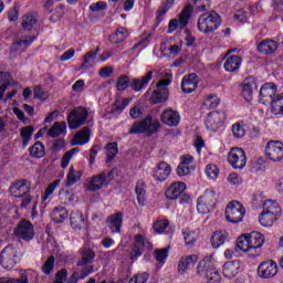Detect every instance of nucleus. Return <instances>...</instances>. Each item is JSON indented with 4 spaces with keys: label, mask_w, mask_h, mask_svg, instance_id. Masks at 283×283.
<instances>
[{
    "label": "nucleus",
    "mask_w": 283,
    "mask_h": 283,
    "mask_svg": "<svg viewBox=\"0 0 283 283\" xmlns=\"http://www.w3.org/2000/svg\"><path fill=\"white\" fill-rule=\"evenodd\" d=\"M99 50L101 49L97 48L95 51L87 52L84 55L82 67H90V65H92V63H94V61L96 60V56L98 55Z\"/></svg>",
    "instance_id": "nucleus-51"
},
{
    "label": "nucleus",
    "mask_w": 283,
    "mask_h": 283,
    "mask_svg": "<svg viewBox=\"0 0 283 283\" xmlns=\"http://www.w3.org/2000/svg\"><path fill=\"white\" fill-rule=\"evenodd\" d=\"M240 273V261H230L223 264L224 277H235Z\"/></svg>",
    "instance_id": "nucleus-29"
},
{
    "label": "nucleus",
    "mask_w": 283,
    "mask_h": 283,
    "mask_svg": "<svg viewBox=\"0 0 283 283\" xmlns=\"http://www.w3.org/2000/svg\"><path fill=\"white\" fill-rule=\"evenodd\" d=\"M160 127L159 123H154L151 115H148L142 122H134L128 134H156Z\"/></svg>",
    "instance_id": "nucleus-7"
},
{
    "label": "nucleus",
    "mask_w": 283,
    "mask_h": 283,
    "mask_svg": "<svg viewBox=\"0 0 283 283\" xmlns=\"http://www.w3.org/2000/svg\"><path fill=\"white\" fill-rule=\"evenodd\" d=\"M182 235L186 244L191 245L196 242V232L186 228L182 230Z\"/></svg>",
    "instance_id": "nucleus-55"
},
{
    "label": "nucleus",
    "mask_w": 283,
    "mask_h": 283,
    "mask_svg": "<svg viewBox=\"0 0 283 283\" xmlns=\"http://www.w3.org/2000/svg\"><path fill=\"white\" fill-rule=\"evenodd\" d=\"M258 90V84L255 83V78L248 77L243 82L242 96L248 103L253 101V91Z\"/></svg>",
    "instance_id": "nucleus-25"
},
{
    "label": "nucleus",
    "mask_w": 283,
    "mask_h": 283,
    "mask_svg": "<svg viewBox=\"0 0 283 283\" xmlns=\"http://www.w3.org/2000/svg\"><path fill=\"white\" fill-rule=\"evenodd\" d=\"M145 251V238L142 234L135 235V242L133 243V251L130 253V260H138Z\"/></svg>",
    "instance_id": "nucleus-26"
},
{
    "label": "nucleus",
    "mask_w": 283,
    "mask_h": 283,
    "mask_svg": "<svg viewBox=\"0 0 283 283\" xmlns=\"http://www.w3.org/2000/svg\"><path fill=\"white\" fill-rule=\"evenodd\" d=\"M258 275L262 280H271L277 275V263L273 260L263 261L258 266Z\"/></svg>",
    "instance_id": "nucleus-13"
},
{
    "label": "nucleus",
    "mask_w": 283,
    "mask_h": 283,
    "mask_svg": "<svg viewBox=\"0 0 283 283\" xmlns=\"http://www.w3.org/2000/svg\"><path fill=\"white\" fill-rule=\"evenodd\" d=\"M247 210L240 201H230L226 208V219L231 224H238L244 220Z\"/></svg>",
    "instance_id": "nucleus-6"
},
{
    "label": "nucleus",
    "mask_w": 283,
    "mask_h": 283,
    "mask_svg": "<svg viewBox=\"0 0 283 283\" xmlns=\"http://www.w3.org/2000/svg\"><path fill=\"white\" fill-rule=\"evenodd\" d=\"M196 262H198V255L196 254L181 258L178 264L179 273H185L187 269H191Z\"/></svg>",
    "instance_id": "nucleus-34"
},
{
    "label": "nucleus",
    "mask_w": 283,
    "mask_h": 283,
    "mask_svg": "<svg viewBox=\"0 0 283 283\" xmlns=\"http://www.w3.org/2000/svg\"><path fill=\"white\" fill-rule=\"evenodd\" d=\"M263 211L277 217L280 213H282V208H280V203H277V201L265 200L263 202Z\"/></svg>",
    "instance_id": "nucleus-38"
},
{
    "label": "nucleus",
    "mask_w": 283,
    "mask_h": 283,
    "mask_svg": "<svg viewBox=\"0 0 283 283\" xmlns=\"http://www.w3.org/2000/svg\"><path fill=\"white\" fill-rule=\"evenodd\" d=\"M277 48H280V43L273 39H265L256 44L258 52H260V54H264V56H271V54H275Z\"/></svg>",
    "instance_id": "nucleus-21"
},
{
    "label": "nucleus",
    "mask_w": 283,
    "mask_h": 283,
    "mask_svg": "<svg viewBox=\"0 0 283 283\" xmlns=\"http://www.w3.org/2000/svg\"><path fill=\"white\" fill-rule=\"evenodd\" d=\"M248 240L250 241L251 247V258H258V255L262 253L260 249H262L265 242L264 234L260 232H251L248 234Z\"/></svg>",
    "instance_id": "nucleus-16"
},
{
    "label": "nucleus",
    "mask_w": 283,
    "mask_h": 283,
    "mask_svg": "<svg viewBox=\"0 0 283 283\" xmlns=\"http://www.w3.org/2000/svg\"><path fill=\"white\" fill-rule=\"evenodd\" d=\"M277 94V85L273 82L265 83L260 90V101L263 105L266 103H273L275 95Z\"/></svg>",
    "instance_id": "nucleus-19"
},
{
    "label": "nucleus",
    "mask_w": 283,
    "mask_h": 283,
    "mask_svg": "<svg viewBox=\"0 0 283 283\" xmlns=\"http://www.w3.org/2000/svg\"><path fill=\"white\" fill-rule=\"evenodd\" d=\"M36 25V17L32 15L31 13H27L22 18V28L23 30H32Z\"/></svg>",
    "instance_id": "nucleus-50"
},
{
    "label": "nucleus",
    "mask_w": 283,
    "mask_h": 283,
    "mask_svg": "<svg viewBox=\"0 0 283 283\" xmlns=\"http://www.w3.org/2000/svg\"><path fill=\"white\" fill-rule=\"evenodd\" d=\"M67 280V270L62 269L55 273V281L54 283H63Z\"/></svg>",
    "instance_id": "nucleus-63"
},
{
    "label": "nucleus",
    "mask_w": 283,
    "mask_h": 283,
    "mask_svg": "<svg viewBox=\"0 0 283 283\" xmlns=\"http://www.w3.org/2000/svg\"><path fill=\"white\" fill-rule=\"evenodd\" d=\"M198 83H200V78L196 73L185 75L181 81V91L184 94H191L198 90Z\"/></svg>",
    "instance_id": "nucleus-20"
},
{
    "label": "nucleus",
    "mask_w": 283,
    "mask_h": 283,
    "mask_svg": "<svg viewBox=\"0 0 283 283\" xmlns=\"http://www.w3.org/2000/svg\"><path fill=\"white\" fill-rule=\"evenodd\" d=\"M169 97V90L157 88L153 91L149 102L153 104L165 103Z\"/></svg>",
    "instance_id": "nucleus-33"
},
{
    "label": "nucleus",
    "mask_w": 283,
    "mask_h": 283,
    "mask_svg": "<svg viewBox=\"0 0 283 283\" xmlns=\"http://www.w3.org/2000/svg\"><path fill=\"white\" fill-rule=\"evenodd\" d=\"M33 97L39 98V101H45L48 98V92L43 90L42 85H36L33 88Z\"/></svg>",
    "instance_id": "nucleus-57"
},
{
    "label": "nucleus",
    "mask_w": 283,
    "mask_h": 283,
    "mask_svg": "<svg viewBox=\"0 0 283 283\" xmlns=\"http://www.w3.org/2000/svg\"><path fill=\"white\" fill-rule=\"evenodd\" d=\"M228 163L233 169H244L247 167V153L242 148H231L228 154Z\"/></svg>",
    "instance_id": "nucleus-11"
},
{
    "label": "nucleus",
    "mask_w": 283,
    "mask_h": 283,
    "mask_svg": "<svg viewBox=\"0 0 283 283\" xmlns=\"http://www.w3.org/2000/svg\"><path fill=\"white\" fill-rule=\"evenodd\" d=\"M175 1L176 0H166L161 3L159 9L157 10V21H161L163 17H165V14H167V12H169V10H171Z\"/></svg>",
    "instance_id": "nucleus-45"
},
{
    "label": "nucleus",
    "mask_w": 283,
    "mask_h": 283,
    "mask_svg": "<svg viewBox=\"0 0 283 283\" xmlns=\"http://www.w3.org/2000/svg\"><path fill=\"white\" fill-rule=\"evenodd\" d=\"M220 105V97L218 95H208L207 98L203 99V107L206 109H216Z\"/></svg>",
    "instance_id": "nucleus-49"
},
{
    "label": "nucleus",
    "mask_w": 283,
    "mask_h": 283,
    "mask_svg": "<svg viewBox=\"0 0 283 283\" xmlns=\"http://www.w3.org/2000/svg\"><path fill=\"white\" fill-rule=\"evenodd\" d=\"M216 207V191L206 190L205 193L197 201V211L205 216Z\"/></svg>",
    "instance_id": "nucleus-9"
},
{
    "label": "nucleus",
    "mask_w": 283,
    "mask_h": 283,
    "mask_svg": "<svg viewBox=\"0 0 283 283\" xmlns=\"http://www.w3.org/2000/svg\"><path fill=\"white\" fill-rule=\"evenodd\" d=\"M51 218L56 224H61L67 218V210L63 207H57L53 210Z\"/></svg>",
    "instance_id": "nucleus-43"
},
{
    "label": "nucleus",
    "mask_w": 283,
    "mask_h": 283,
    "mask_svg": "<svg viewBox=\"0 0 283 283\" xmlns=\"http://www.w3.org/2000/svg\"><path fill=\"white\" fill-rule=\"evenodd\" d=\"M54 262H55V259L53 255L49 256L46 259V261L44 262V264L42 265V272L45 274V275H50V273H52V271H54Z\"/></svg>",
    "instance_id": "nucleus-53"
},
{
    "label": "nucleus",
    "mask_w": 283,
    "mask_h": 283,
    "mask_svg": "<svg viewBox=\"0 0 283 283\" xmlns=\"http://www.w3.org/2000/svg\"><path fill=\"white\" fill-rule=\"evenodd\" d=\"M128 36L129 32L124 27H119L113 35H109L108 41L115 44L123 43Z\"/></svg>",
    "instance_id": "nucleus-36"
},
{
    "label": "nucleus",
    "mask_w": 283,
    "mask_h": 283,
    "mask_svg": "<svg viewBox=\"0 0 283 283\" xmlns=\"http://www.w3.org/2000/svg\"><path fill=\"white\" fill-rule=\"evenodd\" d=\"M265 155L272 163L283 160V144L280 140H270L265 146Z\"/></svg>",
    "instance_id": "nucleus-12"
},
{
    "label": "nucleus",
    "mask_w": 283,
    "mask_h": 283,
    "mask_svg": "<svg viewBox=\"0 0 283 283\" xmlns=\"http://www.w3.org/2000/svg\"><path fill=\"white\" fill-rule=\"evenodd\" d=\"M147 280H149V274L142 273L133 276L128 283H147Z\"/></svg>",
    "instance_id": "nucleus-61"
},
{
    "label": "nucleus",
    "mask_w": 283,
    "mask_h": 283,
    "mask_svg": "<svg viewBox=\"0 0 283 283\" xmlns=\"http://www.w3.org/2000/svg\"><path fill=\"white\" fill-rule=\"evenodd\" d=\"M169 227V221L159 220L153 224V229L156 233H165V229Z\"/></svg>",
    "instance_id": "nucleus-58"
},
{
    "label": "nucleus",
    "mask_w": 283,
    "mask_h": 283,
    "mask_svg": "<svg viewBox=\"0 0 283 283\" xmlns=\"http://www.w3.org/2000/svg\"><path fill=\"white\" fill-rule=\"evenodd\" d=\"M161 122L164 125H168V127H178V125H180V113L168 108L163 112Z\"/></svg>",
    "instance_id": "nucleus-23"
},
{
    "label": "nucleus",
    "mask_w": 283,
    "mask_h": 283,
    "mask_svg": "<svg viewBox=\"0 0 283 283\" xmlns=\"http://www.w3.org/2000/svg\"><path fill=\"white\" fill-rule=\"evenodd\" d=\"M240 65H242V57L238 55H231L226 60L223 67L226 72L235 73L238 70H240Z\"/></svg>",
    "instance_id": "nucleus-27"
},
{
    "label": "nucleus",
    "mask_w": 283,
    "mask_h": 283,
    "mask_svg": "<svg viewBox=\"0 0 283 283\" xmlns=\"http://www.w3.org/2000/svg\"><path fill=\"white\" fill-rule=\"evenodd\" d=\"M112 180H114V171L103 170L87 180L86 189L87 191H101L103 187H108Z\"/></svg>",
    "instance_id": "nucleus-5"
},
{
    "label": "nucleus",
    "mask_w": 283,
    "mask_h": 283,
    "mask_svg": "<svg viewBox=\"0 0 283 283\" xmlns=\"http://www.w3.org/2000/svg\"><path fill=\"white\" fill-rule=\"evenodd\" d=\"M34 41V38H29L28 40H20L12 44L11 50H19V48H28L32 42Z\"/></svg>",
    "instance_id": "nucleus-60"
},
{
    "label": "nucleus",
    "mask_w": 283,
    "mask_h": 283,
    "mask_svg": "<svg viewBox=\"0 0 283 283\" xmlns=\"http://www.w3.org/2000/svg\"><path fill=\"white\" fill-rule=\"evenodd\" d=\"M33 134H34V127L32 126H25L20 130V136L22 138L23 147H28L30 143V138H32Z\"/></svg>",
    "instance_id": "nucleus-47"
},
{
    "label": "nucleus",
    "mask_w": 283,
    "mask_h": 283,
    "mask_svg": "<svg viewBox=\"0 0 283 283\" xmlns=\"http://www.w3.org/2000/svg\"><path fill=\"white\" fill-rule=\"evenodd\" d=\"M32 184L28 179H21L12 184L10 187V193L13 198H23L30 193Z\"/></svg>",
    "instance_id": "nucleus-17"
},
{
    "label": "nucleus",
    "mask_w": 283,
    "mask_h": 283,
    "mask_svg": "<svg viewBox=\"0 0 283 283\" xmlns=\"http://www.w3.org/2000/svg\"><path fill=\"white\" fill-rule=\"evenodd\" d=\"M185 189H187V185L182 181L174 182L166 190L167 200H178L180 196L185 193Z\"/></svg>",
    "instance_id": "nucleus-24"
},
{
    "label": "nucleus",
    "mask_w": 283,
    "mask_h": 283,
    "mask_svg": "<svg viewBox=\"0 0 283 283\" xmlns=\"http://www.w3.org/2000/svg\"><path fill=\"white\" fill-rule=\"evenodd\" d=\"M87 116H90L87 108L83 106L74 108L67 116L69 127L71 129H78V127H83V125L87 123Z\"/></svg>",
    "instance_id": "nucleus-8"
},
{
    "label": "nucleus",
    "mask_w": 283,
    "mask_h": 283,
    "mask_svg": "<svg viewBox=\"0 0 283 283\" xmlns=\"http://www.w3.org/2000/svg\"><path fill=\"white\" fill-rule=\"evenodd\" d=\"M154 78V71L147 72L142 77L133 78L132 82H129V76L127 75H120L117 78L116 82V88L118 92H125L127 87H130L133 92H143L147 85H149V82Z\"/></svg>",
    "instance_id": "nucleus-1"
},
{
    "label": "nucleus",
    "mask_w": 283,
    "mask_h": 283,
    "mask_svg": "<svg viewBox=\"0 0 283 283\" xmlns=\"http://www.w3.org/2000/svg\"><path fill=\"white\" fill-rule=\"evenodd\" d=\"M190 17H191V7L189 4L181 11L179 15V21L176 19L170 20L168 24V32H176V30H178V27L180 28V30L187 28Z\"/></svg>",
    "instance_id": "nucleus-15"
},
{
    "label": "nucleus",
    "mask_w": 283,
    "mask_h": 283,
    "mask_svg": "<svg viewBox=\"0 0 283 283\" xmlns=\"http://www.w3.org/2000/svg\"><path fill=\"white\" fill-rule=\"evenodd\" d=\"M91 136L92 134L90 132V127L82 128L74 136V145H87V143H90Z\"/></svg>",
    "instance_id": "nucleus-35"
},
{
    "label": "nucleus",
    "mask_w": 283,
    "mask_h": 283,
    "mask_svg": "<svg viewBox=\"0 0 283 283\" xmlns=\"http://www.w3.org/2000/svg\"><path fill=\"white\" fill-rule=\"evenodd\" d=\"M83 172L81 170H74V167H70L69 175L66 177L67 187H72V185H76L81 180Z\"/></svg>",
    "instance_id": "nucleus-44"
},
{
    "label": "nucleus",
    "mask_w": 283,
    "mask_h": 283,
    "mask_svg": "<svg viewBox=\"0 0 283 283\" xmlns=\"http://www.w3.org/2000/svg\"><path fill=\"white\" fill-rule=\"evenodd\" d=\"M91 12H103V10H107V3L103 1H98L96 3H92L90 6Z\"/></svg>",
    "instance_id": "nucleus-62"
},
{
    "label": "nucleus",
    "mask_w": 283,
    "mask_h": 283,
    "mask_svg": "<svg viewBox=\"0 0 283 283\" xmlns=\"http://www.w3.org/2000/svg\"><path fill=\"white\" fill-rule=\"evenodd\" d=\"M232 134L234 138H243L244 134H247V129H244V125L242 123H235L232 126Z\"/></svg>",
    "instance_id": "nucleus-54"
},
{
    "label": "nucleus",
    "mask_w": 283,
    "mask_h": 283,
    "mask_svg": "<svg viewBox=\"0 0 283 283\" xmlns=\"http://www.w3.org/2000/svg\"><path fill=\"white\" fill-rule=\"evenodd\" d=\"M237 249H239V251H243L244 253H249V255H251V243L249 241L248 234H243L238 238Z\"/></svg>",
    "instance_id": "nucleus-42"
},
{
    "label": "nucleus",
    "mask_w": 283,
    "mask_h": 283,
    "mask_svg": "<svg viewBox=\"0 0 283 283\" xmlns=\"http://www.w3.org/2000/svg\"><path fill=\"white\" fill-rule=\"evenodd\" d=\"M85 217L83 213L75 211L71 213V227L74 231H81V229H85L86 227Z\"/></svg>",
    "instance_id": "nucleus-31"
},
{
    "label": "nucleus",
    "mask_w": 283,
    "mask_h": 283,
    "mask_svg": "<svg viewBox=\"0 0 283 283\" xmlns=\"http://www.w3.org/2000/svg\"><path fill=\"white\" fill-rule=\"evenodd\" d=\"M135 193L137 196V201L140 207L145 205V200H147V185L145 180H138L135 186Z\"/></svg>",
    "instance_id": "nucleus-30"
},
{
    "label": "nucleus",
    "mask_w": 283,
    "mask_h": 283,
    "mask_svg": "<svg viewBox=\"0 0 283 283\" xmlns=\"http://www.w3.org/2000/svg\"><path fill=\"white\" fill-rule=\"evenodd\" d=\"M227 238H229V233L224 230H217L213 232L211 237V244L213 249H220V247L227 242Z\"/></svg>",
    "instance_id": "nucleus-32"
},
{
    "label": "nucleus",
    "mask_w": 283,
    "mask_h": 283,
    "mask_svg": "<svg viewBox=\"0 0 283 283\" xmlns=\"http://www.w3.org/2000/svg\"><path fill=\"white\" fill-rule=\"evenodd\" d=\"M61 185V179L54 180L53 182H51L45 191H44V196L42 198L43 202H45V200H52V196L54 193V191H56V188H59V186Z\"/></svg>",
    "instance_id": "nucleus-48"
},
{
    "label": "nucleus",
    "mask_w": 283,
    "mask_h": 283,
    "mask_svg": "<svg viewBox=\"0 0 283 283\" xmlns=\"http://www.w3.org/2000/svg\"><path fill=\"white\" fill-rule=\"evenodd\" d=\"M171 174V166L165 161H160L153 170V178L158 182H165Z\"/></svg>",
    "instance_id": "nucleus-22"
},
{
    "label": "nucleus",
    "mask_w": 283,
    "mask_h": 283,
    "mask_svg": "<svg viewBox=\"0 0 283 283\" xmlns=\"http://www.w3.org/2000/svg\"><path fill=\"white\" fill-rule=\"evenodd\" d=\"M205 174L206 176H208V178H211V180H216V178H218V166L213 165V164H209L206 166L205 169Z\"/></svg>",
    "instance_id": "nucleus-56"
},
{
    "label": "nucleus",
    "mask_w": 283,
    "mask_h": 283,
    "mask_svg": "<svg viewBox=\"0 0 283 283\" xmlns=\"http://www.w3.org/2000/svg\"><path fill=\"white\" fill-rule=\"evenodd\" d=\"M224 120H227V114L224 112H211L206 119L207 129H210V132H218V125H222Z\"/></svg>",
    "instance_id": "nucleus-18"
},
{
    "label": "nucleus",
    "mask_w": 283,
    "mask_h": 283,
    "mask_svg": "<svg viewBox=\"0 0 283 283\" xmlns=\"http://www.w3.org/2000/svg\"><path fill=\"white\" fill-rule=\"evenodd\" d=\"M271 105L272 114L275 116H283V93L276 95Z\"/></svg>",
    "instance_id": "nucleus-40"
},
{
    "label": "nucleus",
    "mask_w": 283,
    "mask_h": 283,
    "mask_svg": "<svg viewBox=\"0 0 283 283\" xmlns=\"http://www.w3.org/2000/svg\"><path fill=\"white\" fill-rule=\"evenodd\" d=\"M220 14H218L216 11H210L199 17L197 28L199 32L209 34L210 32H216V30L220 28Z\"/></svg>",
    "instance_id": "nucleus-4"
},
{
    "label": "nucleus",
    "mask_w": 283,
    "mask_h": 283,
    "mask_svg": "<svg viewBox=\"0 0 283 283\" xmlns=\"http://www.w3.org/2000/svg\"><path fill=\"white\" fill-rule=\"evenodd\" d=\"M15 238H20L24 242L34 240V226L27 219L21 220L13 231Z\"/></svg>",
    "instance_id": "nucleus-10"
},
{
    "label": "nucleus",
    "mask_w": 283,
    "mask_h": 283,
    "mask_svg": "<svg viewBox=\"0 0 283 283\" xmlns=\"http://www.w3.org/2000/svg\"><path fill=\"white\" fill-rule=\"evenodd\" d=\"M17 248L9 245L6 247L0 253V263L4 269H13L14 264H17Z\"/></svg>",
    "instance_id": "nucleus-14"
},
{
    "label": "nucleus",
    "mask_w": 283,
    "mask_h": 283,
    "mask_svg": "<svg viewBox=\"0 0 283 283\" xmlns=\"http://www.w3.org/2000/svg\"><path fill=\"white\" fill-rule=\"evenodd\" d=\"M107 226L113 233H120V227H123V213L117 212L115 214H111Z\"/></svg>",
    "instance_id": "nucleus-28"
},
{
    "label": "nucleus",
    "mask_w": 283,
    "mask_h": 283,
    "mask_svg": "<svg viewBox=\"0 0 283 283\" xmlns=\"http://www.w3.org/2000/svg\"><path fill=\"white\" fill-rule=\"evenodd\" d=\"M169 253V249L165 248V249H161V250H156L155 251V260L157 262H160L161 264H165V260H167V256Z\"/></svg>",
    "instance_id": "nucleus-59"
},
{
    "label": "nucleus",
    "mask_w": 283,
    "mask_h": 283,
    "mask_svg": "<svg viewBox=\"0 0 283 283\" xmlns=\"http://www.w3.org/2000/svg\"><path fill=\"white\" fill-rule=\"evenodd\" d=\"M106 150L107 160L111 163V160L116 158V154H118V143H108L106 145Z\"/></svg>",
    "instance_id": "nucleus-52"
},
{
    "label": "nucleus",
    "mask_w": 283,
    "mask_h": 283,
    "mask_svg": "<svg viewBox=\"0 0 283 283\" xmlns=\"http://www.w3.org/2000/svg\"><path fill=\"white\" fill-rule=\"evenodd\" d=\"M96 258V252L94 249L85 245L84 248L80 249V260L77 261V266H81L80 277L85 280L87 275L94 272V259Z\"/></svg>",
    "instance_id": "nucleus-3"
},
{
    "label": "nucleus",
    "mask_w": 283,
    "mask_h": 283,
    "mask_svg": "<svg viewBox=\"0 0 283 283\" xmlns=\"http://www.w3.org/2000/svg\"><path fill=\"white\" fill-rule=\"evenodd\" d=\"M197 275L206 277L208 283L222 282L220 271H218V269H216V265L213 264V256H206L199 262L197 266Z\"/></svg>",
    "instance_id": "nucleus-2"
},
{
    "label": "nucleus",
    "mask_w": 283,
    "mask_h": 283,
    "mask_svg": "<svg viewBox=\"0 0 283 283\" xmlns=\"http://www.w3.org/2000/svg\"><path fill=\"white\" fill-rule=\"evenodd\" d=\"M191 7V12L195 10L196 12H205L211 8V2L209 0H195L193 6Z\"/></svg>",
    "instance_id": "nucleus-46"
},
{
    "label": "nucleus",
    "mask_w": 283,
    "mask_h": 283,
    "mask_svg": "<svg viewBox=\"0 0 283 283\" xmlns=\"http://www.w3.org/2000/svg\"><path fill=\"white\" fill-rule=\"evenodd\" d=\"M65 129H67V124L65 122H55L49 129L48 135L51 138H57V136H61V134H65Z\"/></svg>",
    "instance_id": "nucleus-37"
},
{
    "label": "nucleus",
    "mask_w": 283,
    "mask_h": 283,
    "mask_svg": "<svg viewBox=\"0 0 283 283\" xmlns=\"http://www.w3.org/2000/svg\"><path fill=\"white\" fill-rule=\"evenodd\" d=\"M277 220V216L272 214L271 212L262 211L259 217V222L262 227H273V222Z\"/></svg>",
    "instance_id": "nucleus-41"
},
{
    "label": "nucleus",
    "mask_w": 283,
    "mask_h": 283,
    "mask_svg": "<svg viewBox=\"0 0 283 283\" xmlns=\"http://www.w3.org/2000/svg\"><path fill=\"white\" fill-rule=\"evenodd\" d=\"M29 154L31 158H43V156H45V145L41 142H35L34 145L29 148Z\"/></svg>",
    "instance_id": "nucleus-39"
},
{
    "label": "nucleus",
    "mask_w": 283,
    "mask_h": 283,
    "mask_svg": "<svg viewBox=\"0 0 283 283\" xmlns=\"http://www.w3.org/2000/svg\"><path fill=\"white\" fill-rule=\"evenodd\" d=\"M228 181L230 185H240L242 182V178L237 172H232L228 176Z\"/></svg>",
    "instance_id": "nucleus-64"
}]
</instances>
